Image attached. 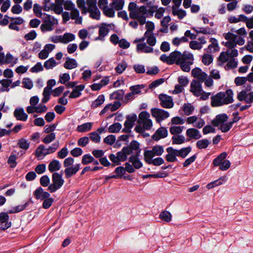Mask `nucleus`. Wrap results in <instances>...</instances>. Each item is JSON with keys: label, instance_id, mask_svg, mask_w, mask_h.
<instances>
[{"label": "nucleus", "instance_id": "nucleus-32", "mask_svg": "<svg viewBox=\"0 0 253 253\" xmlns=\"http://www.w3.org/2000/svg\"><path fill=\"white\" fill-rule=\"evenodd\" d=\"M171 12L173 16H177L179 19H182L187 14L185 10L179 7H171Z\"/></svg>", "mask_w": 253, "mask_h": 253}, {"label": "nucleus", "instance_id": "nucleus-17", "mask_svg": "<svg viewBox=\"0 0 253 253\" xmlns=\"http://www.w3.org/2000/svg\"><path fill=\"white\" fill-rule=\"evenodd\" d=\"M201 82L194 80L190 84V91L196 96H200L202 93V87Z\"/></svg>", "mask_w": 253, "mask_h": 253}, {"label": "nucleus", "instance_id": "nucleus-21", "mask_svg": "<svg viewBox=\"0 0 253 253\" xmlns=\"http://www.w3.org/2000/svg\"><path fill=\"white\" fill-rule=\"evenodd\" d=\"M168 132L167 128L165 127L161 126L152 135V138L156 141H158L160 139L166 137L168 136Z\"/></svg>", "mask_w": 253, "mask_h": 253}, {"label": "nucleus", "instance_id": "nucleus-50", "mask_svg": "<svg viewBox=\"0 0 253 253\" xmlns=\"http://www.w3.org/2000/svg\"><path fill=\"white\" fill-rule=\"evenodd\" d=\"M57 65V63L53 58H50L46 60L43 64L44 67L47 69H51Z\"/></svg>", "mask_w": 253, "mask_h": 253}, {"label": "nucleus", "instance_id": "nucleus-62", "mask_svg": "<svg viewBox=\"0 0 253 253\" xmlns=\"http://www.w3.org/2000/svg\"><path fill=\"white\" fill-rule=\"evenodd\" d=\"M142 88V85L137 84L131 86L129 87V90L132 92V93H133L136 96L141 93Z\"/></svg>", "mask_w": 253, "mask_h": 253}, {"label": "nucleus", "instance_id": "nucleus-55", "mask_svg": "<svg viewBox=\"0 0 253 253\" xmlns=\"http://www.w3.org/2000/svg\"><path fill=\"white\" fill-rule=\"evenodd\" d=\"M17 144L18 146L23 150H27L30 146L29 142L24 138L20 139Z\"/></svg>", "mask_w": 253, "mask_h": 253}, {"label": "nucleus", "instance_id": "nucleus-40", "mask_svg": "<svg viewBox=\"0 0 253 253\" xmlns=\"http://www.w3.org/2000/svg\"><path fill=\"white\" fill-rule=\"evenodd\" d=\"M93 124L87 122L78 126L77 130L79 132H85L89 131L92 128Z\"/></svg>", "mask_w": 253, "mask_h": 253}, {"label": "nucleus", "instance_id": "nucleus-36", "mask_svg": "<svg viewBox=\"0 0 253 253\" xmlns=\"http://www.w3.org/2000/svg\"><path fill=\"white\" fill-rule=\"evenodd\" d=\"M76 36L74 34L71 33H66L61 35V43L67 44L75 40Z\"/></svg>", "mask_w": 253, "mask_h": 253}, {"label": "nucleus", "instance_id": "nucleus-9", "mask_svg": "<svg viewBox=\"0 0 253 253\" xmlns=\"http://www.w3.org/2000/svg\"><path fill=\"white\" fill-rule=\"evenodd\" d=\"M97 0H86L87 12L90 13L91 18L98 20L100 18V12L96 6Z\"/></svg>", "mask_w": 253, "mask_h": 253}, {"label": "nucleus", "instance_id": "nucleus-58", "mask_svg": "<svg viewBox=\"0 0 253 253\" xmlns=\"http://www.w3.org/2000/svg\"><path fill=\"white\" fill-rule=\"evenodd\" d=\"M185 122V120L178 116L173 117L171 119L170 123L173 126L183 125Z\"/></svg>", "mask_w": 253, "mask_h": 253}, {"label": "nucleus", "instance_id": "nucleus-54", "mask_svg": "<svg viewBox=\"0 0 253 253\" xmlns=\"http://www.w3.org/2000/svg\"><path fill=\"white\" fill-rule=\"evenodd\" d=\"M193 30L195 31L197 33H202L204 34H212L213 31L212 29L210 28H193Z\"/></svg>", "mask_w": 253, "mask_h": 253}, {"label": "nucleus", "instance_id": "nucleus-28", "mask_svg": "<svg viewBox=\"0 0 253 253\" xmlns=\"http://www.w3.org/2000/svg\"><path fill=\"white\" fill-rule=\"evenodd\" d=\"M48 154H49V152L47 148L43 145H39L35 151V155L39 159H43L45 156Z\"/></svg>", "mask_w": 253, "mask_h": 253}, {"label": "nucleus", "instance_id": "nucleus-51", "mask_svg": "<svg viewBox=\"0 0 253 253\" xmlns=\"http://www.w3.org/2000/svg\"><path fill=\"white\" fill-rule=\"evenodd\" d=\"M122 127V125L119 123H115L108 127V131L110 133H118Z\"/></svg>", "mask_w": 253, "mask_h": 253}, {"label": "nucleus", "instance_id": "nucleus-3", "mask_svg": "<svg viewBox=\"0 0 253 253\" xmlns=\"http://www.w3.org/2000/svg\"><path fill=\"white\" fill-rule=\"evenodd\" d=\"M211 106L216 107L232 103L234 101L233 92L231 89L220 92L211 98Z\"/></svg>", "mask_w": 253, "mask_h": 253}, {"label": "nucleus", "instance_id": "nucleus-49", "mask_svg": "<svg viewBox=\"0 0 253 253\" xmlns=\"http://www.w3.org/2000/svg\"><path fill=\"white\" fill-rule=\"evenodd\" d=\"M191 149L190 146L182 148L179 150L177 149L178 157H180L182 158H185L191 151Z\"/></svg>", "mask_w": 253, "mask_h": 253}, {"label": "nucleus", "instance_id": "nucleus-38", "mask_svg": "<svg viewBox=\"0 0 253 253\" xmlns=\"http://www.w3.org/2000/svg\"><path fill=\"white\" fill-rule=\"evenodd\" d=\"M61 164L56 160L52 161L48 165V169L50 172L59 170L61 168Z\"/></svg>", "mask_w": 253, "mask_h": 253}, {"label": "nucleus", "instance_id": "nucleus-61", "mask_svg": "<svg viewBox=\"0 0 253 253\" xmlns=\"http://www.w3.org/2000/svg\"><path fill=\"white\" fill-rule=\"evenodd\" d=\"M50 90L48 87H45L43 91V98L42 102L45 103L47 102L50 98Z\"/></svg>", "mask_w": 253, "mask_h": 253}, {"label": "nucleus", "instance_id": "nucleus-64", "mask_svg": "<svg viewBox=\"0 0 253 253\" xmlns=\"http://www.w3.org/2000/svg\"><path fill=\"white\" fill-rule=\"evenodd\" d=\"M219 129L223 132L228 131L232 127V123L225 122L219 126Z\"/></svg>", "mask_w": 253, "mask_h": 253}, {"label": "nucleus", "instance_id": "nucleus-15", "mask_svg": "<svg viewBox=\"0 0 253 253\" xmlns=\"http://www.w3.org/2000/svg\"><path fill=\"white\" fill-rule=\"evenodd\" d=\"M164 152V148L161 145H156L152 148L151 150L145 151L144 154V157L153 158L155 156H160Z\"/></svg>", "mask_w": 253, "mask_h": 253}, {"label": "nucleus", "instance_id": "nucleus-1", "mask_svg": "<svg viewBox=\"0 0 253 253\" xmlns=\"http://www.w3.org/2000/svg\"><path fill=\"white\" fill-rule=\"evenodd\" d=\"M231 32L223 34L224 38L227 40L225 44L226 47H235L237 44L242 45L245 43L244 38L247 35L245 28H241L237 30L231 29Z\"/></svg>", "mask_w": 253, "mask_h": 253}, {"label": "nucleus", "instance_id": "nucleus-10", "mask_svg": "<svg viewBox=\"0 0 253 253\" xmlns=\"http://www.w3.org/2000/svg\"><path fill=\"white\" fill-rule=\"evenodd\" d=\"M151 113L152 116L156 119V121L158 123H161L169 117V113L168 111L161 109L152 108Z\"/></svg>", "mask_w": 253, "mask_h": 253}, {"label": "nucleus", "instance_id": "nucleus-53", "mask_svg": "<svg viewBox=\"0 0 253 253\" xmlns=\"http://www.w3.org/2000/svg\"><path fill=\"white\" fill-rule=\"evenodd\" d=\"M125 92L123 90H118L113 92L110 96L111 99L120 100L123 98Z\"/></svg>", "mask_w": 253, "mask_h": 253}, {"label": "nucleus", "instance_id": "nucleus-20", "mask_svg": "<svg viewBox=\"0 0 253 253\" xmlns=\"http://www.w3.org/2000/svg\"><path fill=\"white\" fill-rule=\"evenodd\" d=\"M166 151L168 152V154L165 157L167 161L174 162L177 160L176 158V157H178L177 149L169 147L167 148Z\"/></svg>", "mask_w": 253, "mask_h": 253}, {"label": "nucleus", "instance_id": "nucleus-35", "mask_svg": "<svg viewBox=\"0 0 253 253\" xmlns=\"http://www.w3.org/2000/svg\"><path fill=\"white\" fill-rule=\"evenodd\" d=\"M226 180L227 177L226 176H221L218 179L208 184L207 185V188L209 189L213 188L215 186L222 184L226 181Z\"/></svg>", "mask_w": 253, "mask_h": 253}, {"label": "nucleus", "instance_id": "nucleus-19", "mask_svg": "<svg viewBox=\"0 0 253 253\" xmlns=\"http://www.w3.org/2000/svg\"><path fill=\"white\" fill-rule=\"evenodd\" d=\"M9 216L7 213L1 212L0 213V228L2 230H6L9 228L11 223V222L8 221Z\"/></svg>", "mask_w": 253, "mask_h": 253}, {"label": "nucleus", "instance_id": "nucleus-60", "mask_svg": "<svg viewBox=\"0 0 253 253\" xmlns=\"http://www.w3.org/2000/svg\"><path fill=\"white\" fill-rule=\"evenodd\" d=\"M228 48V49L226 50V52L228 54L229 58H234L235 57H237L238 55V50L234 48L235 47H227Z\"/></svg>", "mask_w": 253, "mask_h": 253}, {"label": "nucleus", "instance_id": "nucleus-30", "mask_svg": "<svg viewBox=\"0 0 253 253\" xmlns=\"http://www.w3.org/2000/svg\"><path fill=\"white\" fill-rule=\"evenodd\" d=\"M34 195L37 199L43 200L50 196V194L44 191L42 188L37 189L34 192Z\"/></svg>", "mask_w": 253, "mask_h": 253}, {"label": "nucleus", "instance_id": "nucleus-57", "mask_svg": "<svg viewBox=\"0 0 253 253\" xmlns=\"http://www.w3.org/2000/svg\"><path fill=\"white\" fill-rule=\"evenodd\" d=\"M238 66V61L235 58H230L226 65V69L236 68Z\"/></svg>", "mask_w": 253, "mask_h": 253}, {"label": "nucleus", "instance_id": "nucleus-11", "mask_svg": "<svg viewBox=\"0 0 253 253\" xmlns=\"http://www.w3.org/2000/svg\"><path fill=\"white\" fill-rule=\"evenodd\" d=\"M190 52L187 51H184L182 53L180 52L175 50L170 53V58L171 60V64H176L179 65L181 62L185 59L187 54H189Z\"/></svg>", "mask_w": 253, "mask_h": 253}, {"label": "nucleus", "instance_id": "nucleus-18", "mask_svg": "<svg viewBox=\"0 0 253 253\" xmlns=\"http://www.w3.org/2000/svg\"><path fill=\"white\" fill-rule=\"evenodd\" d=\"M192 76L198 80V81L203 82L208 77V75L204 72L200 68H195L191 71Z\"/></svg>", "mask_w": 253, "mask_h": 253}, {"label": "nucleus", "instance_id": "nucleus-2", "mask_svg": "<svg viewBox=\"0 0 253 253\" xmlns=\"http://www.w3.org/2000/svg\"><path fill=\"white\" fill-rule=\"evenodd\" d=\"M125 0H99L98 5L105 15L112 18L115 16V10H122Z\"/></svg>", "mask_w": 253, "mask_h": 253}, {"label": "nucleus", "instance_id": "nucleus-34", "mask_svg": "<svg viewBox=\"0 0 253 253\" xmlns=\"http://www.w3.org/2000/svg\"><path fill=\"white\" fill-rule=\"evenodd\" d=\"M145 161L148 164H153L155 166H159L164 163V160L162 158L157 157L154 159L153 158L144 157Z\"/></svg>", "mask_w": 253, "mask_h": 253}, {"label": "nucleus", "instance_id": "nucleus-33", "mask_svg": "<svg viewBox=\"0 0 253 253\" xmlns=\"http://www.w3.org/2000/svg\"><path fill=\"white\" fill-rule=\"evenodd\" d=\"M84 85L80 84L77 85L69 95V97L71 98H76L79 97L81 95V92L84 90Z\"/></svg>", "mask_w": 253, "mask_h": 253}, {"label": "nucleus", "instance_id": "nucleus-39", "mask_svg": "<svg viewBox=\"0 0 253 253\" xmlns=\"http://www.w3.org/2000/svg\"><path fill=\"white\" fill-rule=\"evenodd\" d=\"M126 147H128L130 149V154L132 153V151H136L135 155L140 154L141 152V149H140V143H139L136 140L132 141L129 146Z\"/></svg>", "mask_w": 253, "mask_h": 253}, {"label": "nucleus", "instance_id": "nucleus-48", "mask_svg": "<svg viewBox=\"0 0 253 253\" xmlns=\"http://www.w3.org/2000/svg\"><path fill=\"white\" fill-rule=\"evenodd\" d=\"M146 23L145 28L147 31L145 33V35H147L149 34H153V31L155 28V25L153 22L151 21L145 22V18L143 17V24Z\"/></svg>", "mask_w": 253, "mask_h": 253}, {"label": "nucleus", "instance_id": "nucleus-24", "mask_svg": "<svg viewBox=\"0 0 253 253\" xmlns=\"http://www.w3.org/2000/svg\"><path fill=\"white\" fill-rule=\"evenodd\" d=\"M211 44L209 45L207 48L205 49L207 53H214L219 50V46L218 45L217 41L215 39L211 38L210 39Z\"/></svg>", "mask_w": 253, "mask_h": 253}, {"label": "nucleus", "instance_id": "nucleus-23", "mask_svg": "<svg viewBox=\"0 0 253 253\" xmlns=\"http://www.w3.org/2000/svg\"><path fill=\"white\" fill-rule=\"evenodd\" d=\"M228 119V116L224 113L218 114L212 121V124L215 126H219L223 123L226 122Z\"/></svg>", "mask_w": 253, "mask_h": 253}, {"label": "nucleus", "instance_id": "nucleus-6", "mask_svg": "<svg viewBox=\"0 0 253 253\" xmlns=\"http://www.w3.org/2000/svg\"><path fill=\"white\" fill-rule=\"evenodd\" d=\"M227 153L223 152L213 161V165L215 167H219V169L224 171L227 170L231 166V163L229 160H225L227 157Z\"/></svg>", "mask_w": 253, "mask_h": 253}, {"label": "nucleus", "instance_id": "nucleus-44", "mask_svg": "<svg viewBox=\"0 0 253 253\" xmlns=\"http://www.w3.org/2000/svg\"><path fill=\"white\" fill-rule=\"evenodd\" d=\"M172 143L173 144H181L186 141L185 138L182 135H176L171 137Z\"/></svg>", "mask_w": 253, "mask_h": 253}, {"label": "nucleus", "instance_id": "nucleus-42", "mask_svg": "<svg viewBox=\"0 0 253 253\" xmlns=\"http://www.w3.org/2000/svg\"><path fill=\"white\" fill-rule=\"evenodd\" d=\"M159 218L163 221L169 222L171 220L172 215L169 211H164L159 214Z\"/></svg>", "mask_w": 253, "mask_h": 253}, {"label": "nucleus", "instance_id": "nucleus-47", "mask_svg": "<svg viewBox=\"0 0 253 253\" xmlns=\"http://www.w3.org/2000/svg\"><path fill=\"white\" fill-rule=\"evenodd\" d=\"M105 101V97L103 94L100 95L92 103L91 106L92 108H95L101 105Z\"/></svg>", "mask_w": 253, "mask_h": 253}, {"label": "nucleus", "instance_id": "nucleus-63", "mask_svg": "<svg viewBox=\"0 0 253 253\" xmlns=\"http://www.w3.org/2000/svg\"><path fill=\"white\" fill-rule=\"evenodd\" d=\"M213 61L212 56L209 54H205L202 57V62L205 65H210Z\"/></svg>", "mask_w": 253, "mask_h": 253}, {"label": "nucleus", "instance_id": "nucleus-13", "mask_svg": "<svg viewBox=\"0 0 253 253\" xmlns=\"http://www.w3.org/2000/svg\"><path fill=\"white\" fill-rule=\"evenodd\" d=\"M136 120L137 115L136 114H132L128 115L124 123V128L123 129V131L126 133L130 132Z\"/></svg>", "mask_w": 253, "mask_h": 253}, {"label": "nucleus", "instance_id": "nucleus-5", "mask_svg": "<svg viewBox=\"0 0 253 253\" xmlns=\"http://www.w3.org/2000/svg\"><path fill=\"white\" fill-rule=\"evenodd\" d=\"M129 16L131 19H137L140 25L142 24V6H138L135 2H131L128 6Z\"/></svg>", "mask_w": 253, "mask_h": 253}, {"label": "nucleus", "instance_id": "nucleus-37", "mask_svg": "<svg viewBox=\"0 0 253 253\" xmlns=\"http://www.w3.org/2000/svg\"><path fill=\"white\" fill-rule=\"evenodd\" d=\"M139 155L140 154L132 155L129 159V161L132 163L133 167L137 169L140 168L142 166L141 162L138 158Z\"/></svg>", "mask_w": 253, "mask_h": 253}, {"label": "nucleus", "instance_id": "nucleus-27", "mask_svg": "<svg viewBox=\"0 0 253 253\" xmlns=\"http://www.w3.org/2000/svg\"><path fill=\"white\" fill-rule=\"evenodd\" d=\"M14 115L17 120L22 121H26L28 118V115L22 108H16L14 112Z\"/></svg>", "mask_w": 253, "mask_h": 253}, {"label": "nucleus", "instance_id": "nucleus-59", "mask_svg": "<svg viewBox=\"0 0 253 253\" xmlns=\"http://www.w3.org/2000/svg\"><path fill=\"white\" fill-rule=\"evenodd\" d=\"M16 159V156L14 154L10 155L8 157L7 160V164L9 165L10 168H14L16 167L17 165Z\"/></svg>", "mask_w": 253, "mask_h": 253}, {"label": "nucleus", "instance_id": "nucleus-31", "mask_svg": "<svg viewBox=\"0 0 253 253\" xmlns=\"http://www.w3.org/2000/svg\"><path fill=\"white\" fill-rule=\"evenodd\" d=\"M117 154L120 161L124 162L126 160L127 156L130 154V149L128 147H124Z\"/></svg>", "mask_w": 253, "mask_h": 253}, {"label": "nucleus", "instance_id": "nucleus-43", "mask_svg": "<svg viewBox=\"0 0 253 253\" xmlns=\"http://www.w3.org/2000/svg\"><path fill=\"white\" fill-rule=\"evenodd\" d=\"M184 128V126H172L169 127V132L173 136L179 135L182 133Z\"/></svg>", "mask_w": 253, "mask_h": 253}, {"label": "nucleus", "instance_id": "nucleus-52", "mask_svg": "<svg viewBox=\"0 0 253 253\" xmlns=\"http://www.w3.org/2000/svg\"><path fill=\"white\" fill-rule=\"evenodd\" d=\"M144 36L146 39V42L149 45L153 46L156 44V38L153 34H149L147 35L144 34Z\"/></svg>", "mask_w": 253, "mask_h": 253}, {"label": "nucleus", "instance_id": "nucleus-14", "mask_svg": "<svg viewBox=\"0 0 253 253\" xmlns=\"http://www.w3.org/2000/svg\"><path fill=\"white\" fill-rule=\"evenodd\" d=\"M161 105L165 108H171L173 107L174 103L172 97L165 94L159 95Z\"/></svg>", "mask_w": 253, "mask_h": 253}, {"label": "nucleus", "instance_id": "nucleus-41", "mask_svg": "<svg viewBox=\"0 0 253 253\" xmlns=\"http://www.w3.org/2000/svg\"><path fill=\"white\" fill-rule=\"evenodd\" d=\"M71 18L75 20V23L76 24H81L82 19L79 16L80 13L79 10L75 7L73 10H71Z\"/></svg>", "mask_w": 253, "mask_h": 253}, {"label": "nucleus", "instance_id": "nucleus-4", "mask_svg": "<svg viewBox=\"0 0 253 253\" xmlns=\"http://www.w3.org/2000/svg\"><path fill=\"white\" fill-rule=\"evenodd\" d=\"M165 11V8L158 7L154 4V3L150 1L146 5H143V15L147 17H152L154 12H156L155 17L157 19H160L163 16Z\"/></svg>", "mask_w": 253, "mask_h": 253}, {"label": "nucleus", "instance_id": "nucleus-22", "mask_svg": "<svg viewBox=\"0 0 253 253\" xmlns=\"http://www.w3.org/2000/svg\"><path fill=\"white\" fill-rule=\"evenodd\" d=\"M80 166L81 165L80 164H77L66 168L64 170L65 177L69 178L76 174L80 169Z\"/></svg>", "mask_w": 253, "mask_h": 253}, {"label": "nucleus", "instance_id": "nucleus-16", "mask_svg": "<svg viewBox=\"0 0 253 253\" xmlns=\"http://www.w3.org/2000/svg\"><path fill=\"white\" fill-rule=\"evenodd\" d=\"M114 25L113 24H102L99 26V36L96 40H103L104 38L108 34L110 29L114 28Z\"/></svg>", "mask_w": 253, "mask_h": 253}, {"label": "nucleus", "instance_id": "nucleus-26", "mask_svg": "<svg viewBox=\"0 0 253 253\" xmlns=\"http://www.w3.org/2000/svg\"><path fill=\"white\" fill-rule=\"evenodd\" d=\"M150 114L143 111V130H150L153 126V122L150 119Z\"/></svg>", "mask_w": 253, "mask_h": 253}, {"label": "nucleus", "instance_id": "nucleus-25", "mask_svg": "<svg viewBox=\"0 0 253 253\" xmlns=\"http://www.w3.org/2000/svg\"><path fill=\"white\" fill-rule=\"evenodd\" d=\"M186 135L189 137V140L192 139L197 140L202 137L200 132L194 128L187 129L186 131Z\"/></svg>", "mask_w": 253, "mask_h": 253}, {"label": "nucleus", "instance_id": "nucleus-56", "mask_svg": "<svg viewBox=\"0 0 253 253\" xmlns=\"http://www.w3.org/2000/svg\"><path fill=\"white\" fill-rule=\"evenodd\" d=\"M210 144V141L207 139H203L198 140L196 143L197 147L200 149H205L208 147Z\"/></svg>", "mask_w": 253, "mask_h": 253}, {"label": "nucleus", "instance_id": "nucleus-7", "mask_svg": "<svg viewBox=\"0 0 253 253\" xmlns=\"http://www.w3.org/2000/svg\"><path fill=\"white\" fill-rule=\"evenodd\" d=\"M52 182L48 187L50 192H54L60 189L64 183V180L62 177V175L57 172H54L52 175Z\"/></svg>", "mask_w": 253, "mask_h": 253}, {"label": "nucleus", "instance_id": "nucleus-46", "mask_svg": "<svg viewBox=\"0 0 253 253\" xmlns=\"http://www.w3.org/2000/svg\"><path fill=\"white\" fill-rule=\"evenodd\" d=\"M194 109V106L190 103H185L182 107V110L184 114L187 116L192 114Z\"/></svg>", "mask_w": 253, "mask_h": 253}, {"label": "nucleus", "instance_id": "nucleus-12", "mask_svg": "<svg viewBox=\"0 0 253 253\" xmlns=\"http://www.w3.org/2000/svg\"><path fill=\"white\" fill-rule=\"evenodd\" d=\"M186 56L185 59L178 65H180L183 71L189 72L191 70L190 66L193 64L194 59L193 55L191 53L187 54Z\"/></svg>", "mask_w": 253, "mask_h": 253}, {"label": "nucleus", "instance_id": "nucleus-29", "mask_svg": "<svg viewBox=\"0 0 253 253\" xmlns=\"http://www.w3.org/2000/svg\"><path fill=\"white\" fill-rule=\"evenodd\" d=\"M78 64L75 59L70 57L66 58V60L63 64L64 67L68 70H72L78 67Z\"/></svg>", "mask_w": 253, "mask_h": 253}, {"label": "nucleus", "instance_id": "nucleus-8", "mask_svg": "<svg viewBox=\"0 0 253 253\" xmlns=\"http://www.w3.org/2000/svg\"><path fill=\"white\" fill-rule=\"evenodd\" d=\"M42 19L44 23L41 25V29L43 32L52 31L53 30V26L58 23L56 19L47 14H44Z\"/></svg>", "mask_w": 253, "mask_h": 253}, {"label": "nucleus", "instance_id": "nucleus-45", "mask_svg": "<svg viewBox=\"0 0 253 253\" xmlns=\"http://www.w3.org/2000/svg\"><path fill=\"white\" fill-rule=\"evenodd\" d=\"M63 0L56 1L55 0V4L53 6L54 12L57 14H60L63 12Z\"/></svg>", "mask_w": 253, "mask_h": 253}]
</instances>
